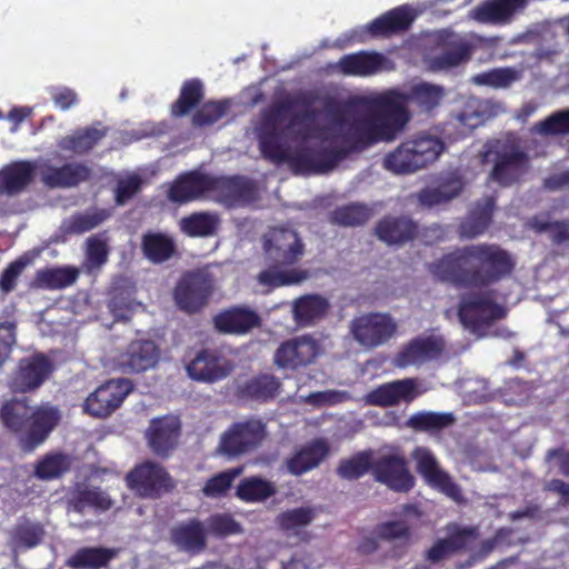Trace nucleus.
<instances>
[{
	"label": "nucleus",
	"instance_id": "obj_22",
	"mask_svg": "<svg viewBox=\"0 0 569 569\" xmlns=\"http://www.w3.org/2000/svg\"><path fill=\"white\" fill-rule=\"evenodd\" d=\"M233 367L217 348H202L187 363L188 376L200 382H216L224 379Z\"/></svg>",
	"mask_w": 569,
	"mask_h": 569
},
{
	"label": "nucleus",
	"instance_id": "obj_6",
	"mask_svg": "<svg viewBox=\"0 0 569 569\" xmlns=\"http://www.w3.org/2000/svg\"><path fill=\"white\" fill-rule=\"evenodd\" d=\"M482 157L483 162L492 163L489 180L502 188L520 182L530 168V156L515 140H497Z\"/></svg>",
	"mask_w": 569,
	"mask_h": 569
},
{
	"label": "nucleus",
	"instance_id": "obj_57",
	"mask_svg": "<svg viewBox=\"0 0 569 569\" xmlns=\"http://www.w3.org/2000/svg\"><path fill=\"white\" fill-rule=\"evenodd\" d=\"M371 210L359 203L339 207L331 213V221L338 226L355 227L365 224L371 217Z\"/></svg>",
	"mask_w": 569,
	"mask_h": 569
},
{
	"label": "nucleus",
	"instance_id": "obj_42",
	"mask_svg": "<svg viewBox=\"0 0 569 569\" xmlns=\"http://www.w3.org/2000/svg\"><path fill=\"white\" fill-rule=\"evenodd\" d=\"M98 126L100 128L86 127L76 130L73 134L62 137L58 142V147L77 154L89 152L108 133V128L102 127L101 122H98Z\"/></svg>",
	"mask_w": 569,
	"mask_h": 569
},
{
	"label": "nucleus",
	"instance_id": "obj_26",
	"mask_svg": "<svg viewBox=\"0 0 569 569\" xmlns=\"http://www.w3.org/2000/svg\"><path fill=\"white\" fill-rule=\"evenodd\" d=\"M212 321L217 331L234 336H244L262 325L260 315L244 305L221 310L213 317Z\"/></svg>",
	"mask_w": 569,
	"mask_h": 569
},
{
	"label": "nucleus",
	"instance_id": "obj_30",
	"mask_svg": "<svg viewBox=\"0 0 569 569\" xmlns=\"http://www.w3.org/2000/svg\"><path fill=\"white\" fill-rule=\"evenodd\" d=\"M170 542L191 556L203 552L208 545L204 523L199 518H189L174 525L169 532Z\"/></svg>",
	"mask_w": 569,
	"mask_h": 569
},
{
	"label": "nucleus",
	"instance_id": "obj_51",
	"mask_svg": "<svg viewBox=\"0 0 569 569\" xmlns=\"http://www.w3.org/2000/svg\"><path fill=\"white\" fill-rule=\"evenodd\" d=\"M43 537V527L40 523L28 519L18 521L11 530V542L18 548H34L40 545Z\"/></svg>",
	"mask_w": 569,
	"mask_h": 569
},
{
	"label": "nucleus",
	"instance_id": "obj_11",
	"mask_svg": "<svg viewBox=\"0 0 569 569\" xmlns=\"http://www.w3.org/2000/svg\"><path fill=\"white\" fill-rule=\"evenodd\" d=\"M128 487L142 498H159L173 489L171 476L161 465L144 461L136 466L126 477Z\"/></svg>",
	"mask_w": 569,
	"mask_h": 569
},
{
	"label": "nucleus",
	"instance_id": "obj_2",
	"mask_svg": "<svg viewBox=\"0 0 569 569\" xmlns=\"http://www.w3.org/2000/svg\"><path fill=\"white\" fill-rule=\"evenodd\" d=\"M266 268L258 281L272 288L298 284L308 278V271L295 266L302 259L306 248L299 233L286 227L270 228L262 236Z\"/></svg>",
	"mask_w": 569,
	"mask_h": 569
},
{
	"label": "nucleus",
	"instance_id": "obj_38",
	"mask_svg": "<svg viewBox=\"0 0 569 569\" xmlns=\"http://www.w3.org/2000/svg\"><path fill=\"white\" fill-rule=\"evenodd\" d=\"M118 555L116 548L81 547L67 559L66 565L71 569H104Z\"/></svg>",
	"mask_w": 569,
	"mask_h": 569
},
{
	"label": "nucleus",
	"instance_id": "obj_16",
	"mask_svg": "<svg viewBox=\"0 0 569 569\" xmlns=\"http://www.w3.org/2000/svg\"><path fill=\"white\" fill-rule=\"evenodd\" d=\"M382 93L385 97L392 98L396 108H398L397 110L406 120L403 129L411 120V114L408 110L409 104L417 107L421 112H430L440 104L445 97L442 87L427 82L413 86L408 92L390 89Z\"/></svg>",
	"mask_w": 569,
	"mask_h": 569
},
{
	"label": "nucleus",
	"instance_id": "obj_13",
	"mask_svg": "<svg viewBox=\"0 0 569 569\" xmlns=\"http://www.w3.org/2000/svg\"><path fill=\"white\" fill-rule=\"evenodd\" d=\"M210 198L228 209L240 208L257 199V189L243 176L211 174Z\"/></svg>",
	"mask_w": 569,
	"mask_h": 569
},
{
	"label": "nucleus",
	"instance_id": "obj_25",
	"mask_svg": "<svg viewBox=\"0 0 569 569\" xmlns=\"http://www.w3.org/2000/svg\"><path fill=\"white\" fill-rule=\"evenodd\" d=\"M160 360V349L150 339L131 341L119 355V368L124 373H142L153 369Z\"/></svg>",
	"mask_w": 569,
	"mask_h": 569
},
{
	"label": "nucleus",
	"instance_id": "obj_64",
	"mask_svg": "<svg viewBox=\"0 0 569 569\" xmlns=\"http://www.w3.org/2000/svg\"><path fill=\"white\" fill-rule=\"evenodd\" d=\"M108 309L116 321H129L133 315L134 306L129 293L116 290L111 293Z\"/></svg>",
	"mask_w": 569,
	"mask_h": 569
},
{
	"label": "nucleus",
	"instance_id": "obj_24",
	"mask_svg": "<svg viewBox=\"0 0 569 569\" xmlns=\"http://www.w3.org/2000/svg\"><path fill=\"white\" fill-rule=\"evenodd\" d=\"M211 174L199 170L180 173L170 183L167 198L173 203H189L204 197H210Z\"/></svg>",
	"mask_w": 569,
	"mask_h": 569
},
{
	"label": "nucleus",
	"instance_id": "obj_49",
	"mask_svg": "<svg viewBox=\"0 0 569 569\" xmlns=\"http://www.w3.org/2000/svg\"><path fill=\"white\" fill-rule=\"evenodd\" d=\"M204 97L203 84L199 79H189L182 83L180 94L171 106L174 117H183L200 104Z\"/></svg>",
	"mask_w": 569,
	"mask_h": 569
},
{
	"label": "nucleus",
	"instance_id": "obj_12",
	"mask_svg": "<svg viewBox=\"0 0 569 569\" xmlns=\"http://www.w3.org/2000/svg\"><path fill=\"white\" fill-rule=\"evenodd\" d=\"M345 152L325 147H300L293 152L284 146V159L277 164L288 162L295 173H323L332 170L343 158Z\"/></svg>",
	"mask_w": 569,
	"mask_h": 569
},
{
	"label": "nucleus",
	"instance_id": "obj_5",
	"mask_svg": "<svg viewBox=\"0 0 569 569\" xmlns=\"http://www.w3.org/2000/svg\"><path fill=\"white\" fill-rule=\"evenodd\" d=\"M445 149L446 144L440 138L417 133L389 152L383 166L393 173H412L435 162Z\"/></svg>",
	"mask_w": 569,
	"mask_h": 569
},
{
	"label": "nucleus",
	"instance_id": "obj_56",
	"mask_svg": "<svg viewBox=\"0 0 569 569\" xmlns=\"http://www.w3.org/2000/svg\"><path fill=\"white\" fill-rule=\"evenodd\" d=\"M519 79L520 73L513 68H493L473 76L472 82L478 86L502 89L510 87Z\"/></svg>",
	"mask_w": 569,
	"mask_h": 569
},
{
	"label": "nucleus",
	"instance_id": "obj_62",
	"mask_svg": "<svg viewBox=\"0 0 569 569\" xmlns=\"http://www.w3.org/2000/svg\"><path fill=\"white\" fill-rule=\"evenodd\" d=\"M229 108L228 102L224 101H208L201 106L192 117V124L194 127H207L220 120Z\"/></svg>",
	"mask_w": 569,
	"mask_h": 569
},
{
	"label": "nucleus",
	"instance_id": "obj_4",
	"mask_svg": "<svg viewBox=\"0 0 569 569\" xmlns=\"http://www.w3.org/2000/svg\"><path fill=\"white\" fill-rule=\"evenodd\" d=\"M390 97L383 93L372 98L367 114L348 122L342 138L351 150H363L378 142L393 141L406 121Z\"/></svg>",
	"mask_w": 569,
	"mask_h": 569
},
{
	"label": "nucleus",
	"instance_id": "obj_48",
	"mask_svg": "<svg viewBox=\"0 0 569 569\" xmlns=\"http://www.w3.org/2000/svg\"><path fill=\"white\" fill-rule=\"evenodd\" d=\"M456 421L451 412L418 411L410 416L407 426L418 432L441 431Z\"/></svg>",
	"mask_w": 569,
	"mask_h": 569
},
{
	"label": "nucleus",
	"instance_id": "obj_1",
	"mask_svg": "<svg viewBox=\"0 0 569 569\" xmlns=\"http://www.w3.org/2000/svg\"><path fill=\"white\" fill-rule=\"evenodd\" d=\"M516 261L497 243H477L443 254L428 264L439 281L456 288L482 289L511 276Z\"/></svg>",
	"mask_w": 569,
	"mask_h": 569
},
{
	"label": "nucleus",
	"instance_id": "obj_32",
	"mask_svg": "<svg viewBox=\"0 0 569 569\" xmlns=\"http://www.w3.org/2000/svg\"><path fill=\"white\" fill-rule=\"evenodd\" d=\"M413 20L412 10L408 6H400L373 19L367 26V31L373 38H390L409 30Z\"/></svg>",
	"mask_w": 569,
	"mask_h": 569
},
{
	"label": "nucleus",
	"instance_id": "obj_53",
	"mask_svg": "<svg viewBox=\"0 0 569 569\" xmlns=\"http://www.w3.org/2000/svg\"><path fill=\"white\" fill-rule=\"evenodd\" d=\"M207 537L210 535L214 538H227L229 536L239 535L243 531L242 526L231 513L218 512L210 515L203 522Z\"/></svg>",
	"mask_w": 569,
	"mask_h": 569
},
{
	"label": "nucleus",
	"instance_id": "obj_34",
	"mask_svg": "<svg viewBox=\"0 0 569 569\" xmlns=\"http://www.w3.org/2000/svg\"><path fill=\"white\" fill-rule=\"evenodd\" d=\"M36 164L28 160L13 161L0 170V193L16 196L33 181Z\"/></svg>",
	"mask_w": 569,
	"mask_h": 569
},
{
	"label": "nucleus",
	"instance_id": "obj_19",
	"mask_svg": "<svg viewBox=\"0 0 569 569\" xmlns=\"http://www.w3.org/2000/svg\"><path fill=\"white\" fill-rule=\"evenodd\" d=\"M372 476L377 482L395 492L407 493L416 483L407 460L400 455H383L373 460Z\"/></svg>",
	"mask_w": 569,
	"mask_h": 569
},
{
	"label": "nucleus",
	"instance_id": "obj_37",
	"mask_svg": "<svg viewBox=\"0 0 569 569\" xmlns=\"http://www.w3.org/2000/svg\"><path fill=\"white\" fill-rule=\"evenodd\" d=\"M141 251L148 261L160 264L177 254V243L173 237L166 232L147 231L141 237Z\"/></svg>",
	"mask_w": 569,
	"mask_h": 569
},
{
	"label": "nucleus",
	"instance_id": "obj_58",
	"mask_svg": "<svg viewBox=\"0 0 569 569\" xmlns=\"http://www.w3.org/2000/svg\"><path fill=\"white\" fill-rule=\"evenodd\" d=\"M34 258L36 253L24 252L7 266L0 276V291L2 293L14 290L18 278L28 266L32 264Z\"/></svg>",
	"mask_w": 569,
	"mask_h": 569
},
{
	"label": "nucleus",
	"instance_id": "obj_45",
	"mask_svg": "<svg viewBox=\"0 0 569 569\" xmlns=\"http://www.w3.org/2000/svg\"><path fill=\"white\" fill-rule=\"evenodd\" d=\"M279 389L280 382L274 376L262 373L247 380L240 387L239 392L242 398L258 402H267L276 398Z\"/></svg>",
	"mask_w": 569,
	"mask_h": 569
},
{
	"label": "nucleus",
	"instance_id": "obj_3",
	"mask_svg": "<svg viewBox=\"0 0 569 569\" xmlns=\"http://www.w3.org/2000/svg\"><path fill=\"white\" fill-rule=\"evenodd\" d=\"M60 421V409L49 402L32 408L27 399L12 398L0 407L1 425L18 436L24 452H32L44 443Z\"/></svg>",
	"mask_w": 569,
	"mask_h": 569
},
{
	"label": "nucleus",
	"instance_id": "obj_27",
	"mask_svg": "<svg viewBox=\"0 0 569 569\" xmlns=\"http://www.w3.org/2000/svg\"><path fill=\"white\" fill-rule=\"evenodd\" d=\"M419 395L417 380L405 378L379 385L367 393L366 402L370 406L388 408L400 402L410 403Z\"/></svg>",
	"mask_w": 569,
	"mask_h": 569
},
{
	"label": "nucleus",
	"instance_id": "obj_47",
	"mask_svg": "<svg viewBox=\"0 0 569 569\" xmlns=\"http://www.w3.org/2000/svg\"><path fill=\"white\" fill-rule=\"evenodd\" d=\"M71 469V458L64 452H48L34 465L33 475L37 479L49 481L58 479Z\"/></svg>",
	"mask_w": 569,
	"mask_h": 569
},
{
	"label": "nucleus",
	"instance_id": "obj_63",
	"mask_svg": "<svg viewBox=\"0 0 569 569\" xmlns=\"http://www.w3.org/2000/svg\"><path fill=\"white\" fill-rule=\"evenodd\" d=\"M313 518L315 512L311 508L300 507L280 513L278 522L284 530H295L308 526Z\"/></svg>",
	"mask_w": 569,
	"mask_h": 569
},
{
	"label": "nucleus",
	"instance_id": "obj_29",
	"mask_svg": "<svg viewBox=\"0 0 569 569\" xmlns=\"http://www.w3.org/2000/svg\"><path fill=\"white\" fill-rule=\"evenodd\" d=\"M91 169L82 162H68L60 167L48 162L41 167V182L49 189H70L86 182Z\"/></svg>",
	"mask_w": 569,
	"mask_h": 569
},
{
	"label": "nucleus",
	"instance_id": "obj_9",
	"mask_svg": "<svg viewBox=\"0 0 569 569\" xmlns=\"http://www.w3.org/2000/svg\"><path fill=\"white\" fill-rule=\"evenodd\" d=\"M457 313L465 328L476 331L505 319L507 309L495 301L491 291H478L461 297Z\"/></svg>",
	"mask_w": 569,
	"mask_h": 569
},
{
	"label": "nucleus",
	"instance_id": "obj_44",
	"mask_svg": "<svg viewBox=\"0 0 569 569\" xmlns=\"http://www.w3.org/2000/svg\"><path fill=\"white\" fill-rule=\"evenodd\" d=\"M329 309L326 298L318 295L300 297L293 305V317L299 326L307 327L325 317Z\"/></svg>",
	"mask_w": 569,
	"mask_h": 569
},
{
	"label": "nucleus",
	"instance_id": "obj_54",
	"mask_svg": "<svg viewBox=\"0 0 569 569\" xmlns=\"http://www.w3.org/2000/svg\"><path fill=\"white\" fill-rule=\"evenodd\" d=\"M373 461L370 451H361L349 459L340 460L337 467V475L346 480H357L369 470L372 472Z\"/></svg>",
	"mask_w": 569,
	"mask_h": 569
},
{
	"label": "nucleus",
	"instance_id": "obj_39",
	"mask_svg": "<svg viewBox=\"0 0 569 569\" xmlns=\"http://www.w3.org/2000/svg\"><path fill=\"white\" fill-rule=\"evenodd\" d=\"M496 200L493 197H486L476 202L468 217L460 224V234L473 239L482 234L492 221Z\"/></svg>",
	"mask_w": 569,
	"mask_h": 569
},
{
	"label": "nucleus",
	"instance_id": "obj_18",
	"mask_svg": "<svg viewBox=\"0 0 569 569\" xmlns=\"http://www.w3.org/2000/svg\"><path fill=\"white\" fill-rule=\"evenodd\" d=\"M445 348V340L439 336H418L401 347L395 355L392 363L400 369L421 367L439 359Z\"/></svg>",
	"mask_w": 569,
	"mask_h": 569
},
{
	"label": "nucleus",
	"instance_id": "obj_14",
	"mask_svg": "<svg viewBox=\"0 0 569 569\" xmlns=\"http://www.w3.org/2000/svg\"><path fill=\"white\" fill-rule=\"evenodd\" d=\"M213 286L209 274L202 271L186 272L178 281L173 298L178 308L189 315L207 306Z\"/></svg>",
	"mask_w": 569,
	"mask_h": 569
},
{
	"label": "nucleus",
	"instance_id": "obj_15",
	"mask_svg": "<svg viewBox=\"0 0 569 569\" xmlns=\"http://www.w3.org/2000/svg\"><path fill=\"white\" fill-rule=\"evenodd\" d=\"M322 346L310 335L293 337L280 343L273 355V362L280 369L298 370L313 363Z\"/></svg>",
	"mask_w": 569,
	"mask_h": 569
},
{
	"label": "nucleus",
	"instance_id": "obj_41",
	"mask_svg": "<svg viewBox=\"0 0 569 569\" xmlns=\"http://www.w3.org/2000/svg\"><path fill=\"white\" fill-rule=\"evenodd\" d=\"M180 231L190 238H209L217 233L220 226L218 213L197 211L179 220Z\"/></svg>",
	"mask_w": 569,
	"mask_h": 569
},
{
	"label": "nucleus",
	"instance_id": "obj_10",
	"mask_svg": "<svg viewBox=\"0 0 569 569\" xmlns=\"http://www.w3.org/2000/svg\"><path fill=\"white\" fill-rule=\"evenodd\" d=\"M397 331L396 320L387 312H368L350 322V333L355 341L370 350L388 343Z\"/></svg>",
	"mask_w": 569,
	"mask_h": 569
},
{
	"label": "nucleus",
	"instance_id": "obj_43",
	"mask_svg": "<svg viewBox=\"0 0 569 569\" xmlns=\"http://www.w3.org/2000/svg\"><path fill=\"white\" fill-rule=\"evenodd\" d=\"M277 493V487L260 476L242 478L236 487L234 496L246 503L264 502Z\"/></svg>",
	"mask_w": 569,
	"mask_h": 569
},
{
	"label": "nucleus",
	"instance_id": "obj_61",
	"mask_svg": "<svg viewBox=\"0 0 569 569\" xmlns=\"http://www.w3.org/2000/svg\"><path fill=\"white\" fill-rule=\"evenodd\" d=\"M375 535L383 541L403 540L406 543H409L412 532L406 521L391 520L377 525Z\"/></svg>",
	"mask_w": 569,
	"mask_h": 569
},
{
	"label": "nucleus",
	"instance_id": "obj_33",
	"mask_svg": "<svg viewBox=\"0 0 569 569\" xmlns=\"http://www.w3.org/2000/svg\"><path fill=\"white\" fill-rule=\"evenodd\" d=\"M526 7L527 0H487L475 7L470 17L480 23L503 24Z\"/></svg>",
	"mask_w": 569,
	"mask_h": 569
},
{
	"label": "nucleus",
	"instance_id": "obj_46",
	"mask_svg": "<svg viewBox=\"0 0 569 569\" xmlns=\"http://www.w3.org/2000/svg\"><path fill=\"white\" fill-rule=\"evenodd\" d=\"M79 274V269L73 266L46 268L37 271L34 283L42 289H63L72 286Z\"/></svg>",
	"mask_w": 569,
	"mask_h": 569
},
{
	"label": "nucleus",
	"instance_id": "obj_35",
	"mask_svg": "<svg viewBox=\"0 0 569 569\" xmlns=\"http://www.w3.org/2000/svg\"><path fill=\"white\" fill-rule=\"evenodd\" d=\"M329 451L326 440H312L287 459V469L293 476L307 473L317 468L329 455Z\"/></svg>",
	"mask_w": 569,
	"mask_h": 569
},
{
	"label": "nucleus",
	"instance_id": "obj_7",
	"mask_svg": "<svg viewBox=\"0 0 569 569\" xmlns=\"http://www.w3.org/2000/svg\"><path fill=\"white\" fill-rule=\"evenodd\" d=\"M295 104V99L287 97L273 102L262 111L261 123L258 128L259 149L262 157L271 162L284 159L286 142L281 123Z\"/></svg>",
	"mask_w": 569,
	"mask_h": 569
},
{
	"label": "nucleus",
	"instance_id": "obj_28",
	"mask_svg": "<svg viewBox=\"0 0 569 569\" xmlns=\"http://www.w3.org/2000/svg\"><path fill=\"white\" fill-rule=\"evenodd\" d=\"M181 432L178 418L164 416L151 420L146 436L151 451L159 457H168L177 447Z\"/></svg>",
	"mask_w": 569,
	"mask_h": 569
},
{
	"label": "nucleus",
	"instance_id": "obj_59",
	"mask_svg": "<svg viewBox=\"0 0 569 569\" xmlns=\"http://www.w3.org/2000/svg\"><path fill=\"white\" fill-rule=\"evenodd\" d=\"M535 131L545 137L569 134V109L552 112L535 124Z\"/></svg>",
	"mask_w": 569,
	"mask_h": 569
},
{
	"label": "nucleus",
	"instance_id": "obj_40",
	"mask_svg": "<svg viewBox=\"0 0 569 569\" xmlns=\"http://www.w3.org/2000/svg\"><path fill=\"white\" fill-rule=\"evenodd\" d=\"M463 190V181L459 176L450 174L437 187L425 188L418 194L419 202L428 208L445 204L457 198Z\"/></svg>",
	"mask_w": 569,
	"mask_h": 569
},
{
	"label": "nucleus",
	"instance_id": "obj_23",
	"mask_svg": "<svg viewBox=\"0 0 569 569\" xmlns=\"http://www.w3.org/2000/svg\"><path fill=\"white\" fill-rule=\"evenodd\" d=\"M336 68L343 76L369 77L393 70L395 62L381 52L360 50L342 56Z\"/></svg>",
	"mask_w": 569,
	"mask_h": 569
},
{
	"label": "nucleus",
	"instance_id": "obj_55",
	"mask_svg": "<svg viewBox=\"0 0 569 569\" xmlns=\"http://www.w3.org/2000/svg\"><path fill=\"white\" fill-rule=\"evenodd\" d=\"M446 538L457 553L471 549L472 543L480 537L478 526H462L450 522L446 526Z\"/></svg>",
	"mask_w": 569,
	"mask_h": 569
},
{
	"label": "nucleus",
	"instance_id": "obj_17",
	"mask_svg": "<svg viewBox=\"0 0 569 569\" xmlns=\"http://www.w3.org/2000/svg\"><path fill=\"white\" fill-rule=\"evenodd\" d=\"M131 389L129 380L111 379L88 396L83 411L96 418L109 417L121 406Z\"/></svg>",
	"mask_w": 569,
	"mask_h": 569
},
{
	"label": "nucleus",
	"instance_id": "obj_60",
	"mask_svg": "<svg viewBox=\"0 0 569 569\" xmlns=\"http://www.w3.org/2000/svg\"><path fill=\"white\" fill-rule=\"evenodd\" d=\"M471 48L466 42H458L446 49L431 60L435 69L443 70L457 67L470 59Z\"/></svg>",
	"mask_w": 569,
	"mask_h": 569
},
{
	"label": "nucleus",
	"instance_id": "obj_50",
	"mask_svg": "<svg viewBox=\"0 0 569 569\" xmlns=\"http://www.w3.org/2000/svg\"><path fill=\"white\" fill-rule=\"evenodd\" d=\"M110 217L108 209H93L73 213L64 221V231L69 234H82L103 223Z\"/></svg>",
	"mask_w": 569,
	"mask_h": 569
},
{
	"label": "nucleus",
	"instance_id": "obj_36",
	"mask_svg": "<svg viewBox=\"0 0 569 569\" xmlns=\"http://www.w3.org/2000/svg\"><path fill=\"white\" fill-rule=\"evenodd\" d=\"M113 506L110 496L100 487L78 485L70 492L68 508L77 513H83L87 508H92L97 512H106Z\"/></svg>",
	"mask_w": 569,
	"mask_h": 569
},
{
	"label": "nucleus",
	"instance_id": "obj_20",
	"mask_svg": "<svg viewBox=\"0 0 569 569\" xmlns=\"http://www.w3.org/2000/svg\"><path fill=\"white\" fill-rule=\"evenodd\" d=\"M53 365L43 353H34L19 360L12 373L10 388L14 392H30L38 389L52 373Z\"/></svg>",
	"mask_w": 569,
	"mask_h": 569
},
{
	"label": "nucleus",
	"instance_id": "obj_52",
	"mask_svg": "<svg viewBox=\"0 0 569 569\" xmlns=\"http://www.w3.org/2000/svg\"><path fill=\"white\" fill-rule=\"evenodd\" d=\"M243 472V467H233L210 477L202 487L201 491L207 498L226 497L232 487L233 481Z\"/></svg>",
	"mask_w": 569,
	"mask_h": 569
},
{
	"label": "nucleus",
	"instance_id": "obj_31",
	"mask_svg": "<svg viewBox=\"0 0 569 569\" xmlns=\"http://www.w3.org/2000/svg\"><path fill=\"white\" fill-rule=\"evenodd\" d=\"M375 233L388 246H402L417 238L419 226L406 216H386L376 224Z\"/></svg>",
	"mask_w": 569,
	"mask_h": 569
},
{
	"label": "nucleus",
	"instance_id": "obj_21",
	"mask_svg": "<svg viewBox=\"0 0 569 569\" xmlns=\"http://www.w3.org/2000/svg\"><path fill=\"white\" fill-rule=\"evenodd\" d=\"M412 458L416 461L417 472L430 487L456 501L461 499L460 487L439 467L437 458L429 448L417 447L412 451Z\"/></svg>",
	"mask_w": 569,
	"mask_h": 569
},
{
	"label": "nucleus",
	"instance_id": "obj_8",
	"mask_svg": "<svg viewBox=\"0 0 569 569\" xmlns=\"http://www.w3.org/2000/svg\"><path fill=\"white\" fill-rule=\"evenodd\" d=\"M266 436V423L259 418L236 421L221 433L218 451L228 458H238L254 451Z\"/></svg>",
	"mask_w": 569,
	"mask_h": 569
}]
</instances>
